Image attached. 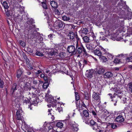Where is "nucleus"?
Instances as JSON below:
<instances>
[{
  "label": "nucleus",
  "mask_w": 132,
  "mask_h": 132,
  "mask_svg": "<svg viewBox=\"0 0 132 132\" xmlns=\"http://www.w3.org/2000/svg\"><path fill=\"white\" fill-rule=\"evenodd\" d=\"M82 62L83 63V66L82 67V68H83L84 66L85 65L87 64L88 62L87 61L85 60H84L82 61Z\"/></svg>",
  "instance_id": "49"
},
{
  "label": "nucleus",
  "mask_w": 132,
  "mask_h": 132,
  "mask_svg": "<svg viewBox=\"0 0 132 132\" xmlns=\"http://www.w3.org/2000/svg\"><path fill=\"white\" fill-rule=\"evenodd\" d=\"M45 75L43 74H42L40 75V77L42 78H44V77Z\"/></svg>",
  "instance_id": "62"
},
{
  "label": "nucleus",
  "mask_w": 132,
  "mask_h": 132,
  "mask_svg": "<svg viewBox=\"0 0 132 132\" xmlns=\"http://www.w3.org/2000/svg\"><path fill=\"white\" fill-rule=\"evenodd\" d=\"M36 54L37 55L39 56H42L43 55V54L41 52L38 51H37Z\"/></svg>",
  "instance_id": "40"
},
{
  "label": "nucleus",
  "mask_w": 132,
  "mask_h": 132,
  "mask_svg": "<svg viewBox=\"0 0 132 132\" xmlns=\"http://www.w3.org/2000/svg\"><path fill=\"white\" fill-rule=\"evenodd\" d=\"M76 48H75V46L73 45L69 46L67 48L68 51L69 53H71L72 55L76 54Z\"/></svg>",
  "instance_id": "6"
},
{
  "label": "nucleus",
  "mask_w": 132,
  "mask_h": 132,
  "mask_svg": "<svg viewBox=\"0 0 132 132\" xmlns=\"http://www.w3.org/2000/svg\"><path fill=\"white\" fill-rule=\"evenodd\" d=\"M128 55V54H120V55H118V56H119V57H120V56H121V57H122L123 56H124L125 55L126 56H127Z\"/></svg>",
  "instance_id": "55"
},
{
  "label": "nucleus",
  "mask_w": 132,
  "mask_h": 132,
  "mask_svg": "<svg viewBox=\"0 0 132 132\" xmlns=\"http://www.w3.org/2000/svg\"><path fill=\"white\" fill-rule=\"evenodd\" d=\"M63 22L59 20H56L54 24V28L57 31H59L61 29L63 28Z\"/></svg>",
  "instance_id": "3"
},
{
  "label": "nucleus",
  "mask_w": 132,
  "mask_h": 132,
  "mask_svg": "<svg viewBox=\"0 0 132 132\" xmlns=\"http://www.w3.org/2000/svg\"><path fill=\"white\" fill-rule=\"evenodd\" d=\"M75 94L76 101H78L79 100V96L77 92H75Z\"/></svg>",
  "instance_id": "32"
},
{
  "label": "nucleus",
  "mask_w": 132,
  "mask_h": 132,
  "mask_svg": "<svg viewBox=\"0 0 132 132\" xmlns=\"http://www.w3.org/2000/svg\"><path fill=\"white\" fill-rule=\"evenodd\" d=\"M70 117L69 115H68V116L67 117L66 119V121H68V120L70 119Z\"/></svg>",
  "instance_id": "61"
},
{
  "label": "nucleus",
  "mask_w": 132,
  "mask_h": 132,
  "mask_svg": "<svg viewBox=\"0 0 132 132\" xmlns=\"http://www.w3.org/2000/svg\"><path fill=\"white\" fill-rule=\"evenodd\" d=\"M132 59V56H130V57H127L126 60V61L129 62Z\"/></svg>",
  "instance_id": "50"
},
{
  "label": "nucleus",
  "mask_w": 132,
  "mask_h": 132,
  "mask_svg": "<svg viewBox=\"0 0 132 132\" xmlns=\"http://www.w3.org/2000/svg\"><path fill=\"white\" fill-rule=\"evenodd\" d=\"M101 49L104 51L105 52L106 50L104 49L101 46H99L98 49H96L94 51V53L95 55H97L99 57L101 55L102 53L100 51V50Z\"/></svg>",
  "instance_id": "9"
},
{
  "label": "nucleus",
  "mask_w": 132,
  "mask_h": 132,
  "mask_svg": "<svg viewBox=\"0 0 132 132\" xmlns=\"http://www.w3.org/2000/svg\"><path fill=\"white\" fill-rule=\"evenodd\" d=\"M113 61L116 63H119L121 62V60L117 58L116 59Z\"/></svg>",
  "instance_id": "35"
},
{
  "label": "nucleus",
  "mask_w": 132,
  "mask_h": 132,
  "mask_svg": "<svg viewBox=\"0 0 132 132\" xmlns=\"http://www.w3.org/2000/svg\"><path fill=\"white\" fill-rule=\"evenodd\" d=\"M19 17L20 18V19L19 20H18L19 21H20L22 20V17L21 16H19Z\"/></svg>",
  "instance_id": "64"
},
{
  "label": "nucleus",
  "mask_w": 132,
  "mask_h": 132,
  "mask_svg": "<svg viewBox=\"0 0 132 132\" xmlns=\"http://www.w3.org/2000/svg\"><path fill=\"white\" fill-rule=\"evenodd\" d=\"M127 99L126 98H123V101L124 103H125L126 102Z\"/></svg>",
  "instance_id": "58"
},
{
  "label": "nucleus",
  "mask_w": 132,
  "mask_h": 132,
  "mask_svg": "<svg viewBox=\"0 0 132 132\" xmlns=\"http://www.w3.org/2000/svg\"><path fill=\"white\" fill-rule=\"evenodd\" d=\"M48 111L49 113L48 114V115H49L50 114V115H51L52 114L51 112H52L53 111H52V110L51 109H48Z\"/></svg>",
  "instance_id": "56"
},
{
  "label": "nucleus",
  "mask_w": 132,
  "mask_h": 132,
  "mask_svg": "<svg viewBox=\"0 0 132 132\" xmlns=\"http://www.w3.org/2000/svg\"><path fill=\"white\" fill-rule=\"evenodd\" d=\"M52 36L53 35L50 34L48 35V37L50 38H51L52 37Z\"/></svg>",
  "instance_id": "63"
},
{
  "label": "nucleus",
  "mask_w": 132,
  "mask_h": 132,
  "mask_svg": "<svg viewBox=\"0 0 132 132\" xmlns=\"http://www.w3.org/2000/svg\"><path fill=\"white\" fill-rule=\"evenodd\" d=\"M99 126H98L97 124L96 123L93 126H92V127L94 130H97V131Z\"/></svg>",
  "instance_id": "28"
},
{
  "label": "nucleus",
  "mask_w": 132,
  "mask_h": 132,
  "mask_svg": "<svg viewBox=\"0 0 132 132\" xmlns=\"http://www.w3.org/2000/svg\"><path fill=\"white\" fill-rule=\"evenodd\" d=\"M66 54L63 52H61L59 54V57L62 58H64L65 57Z\"/></svg>",
  "instance_id": "31"
},
{
  "label": "nucleus",
  "mask_w": 132,
  "mask_h": 132,
  "mask_svg": "<svg viewBox=\"0 0 132 132\" xmlns=\"http://www.w3.org/2000/svg\"><path fill=\"white\" fill-rule=\"evenodd\" d=\"M92 97L94 100L95 101L98 102L100 101L101 100L100 97L98 93H97L94 92H93Z\"/></svg>",
  "instance_id": "10"
},
{
  "label": "nucleus",
  "mask_w": 132,
  "mask_h": 132,
  "mask_svg": "<svg viewBox=\"0 0 132 132\" xmlns=\"http://www.w3.org/2000/svg\"><path fill=\"white\" fill-rule=\"evenodd\" d=\"M83 114L84 116L85 117H88L89 114L88 112L86 110H84L83 111Z\"/></svg>",
  "instance_id": "33"
},
{
  "label": "nucleus",
  "mask_w": 132,
  "mask_h": 132,
  "mask_svg": "<svg viewBox=\"0 0 132 132\" xmlns=\"http://www.w3.org/2000/svg\"><path fill=\"white\" fill-rule=\"evenodd\" d=\"M94 71L93 70H90L86 71V77L88 78H91L93 76Z\"/></svg>",
  "instance_id": "12"
},
{
  "label": "nucleus",
  "mask_w": 132,
  "mask_h": 132,
  "mask_svg": "<svg viewBox=\"0 0 132 132\" xmlns=\"http://www.w3.org/2000/svg\"><path fill=\"white\" fill-rule=\"evenodd\" d=\"M50 53L51 55H56L57 53L55 51H51L50 52Z\"/></svg>",
  "instance_id": "51"
},
{
  "label": "nucleus",
  "mask_w": 132,
  "mask_h": 132,
  "mask_svg": "<svg viewBox=\"0 0 132 132\" xmlns=\"http://www.w3.org/2000/svg\"><path fill=\"white\" fill-rule=\"evenodd\" d=\"M56 126L59 128H61L63 127V125L62 122H59L57 123Z\"/></svg>",
  "instance_id": "29"
},
{
  "label": "nucleus",
  "mask_w": 132,
  "mask_h": 132,
  "mask_svg": "<svg viewBox=\"0 0 132 132\" xmlns=\"http://www.w3.org/2000/svg\"><path fill=\"white\" fill-rule=\"evenodd\" d=\"M50 4L51 6L54 8H56L58 7L57 3L55 1H51L50 2Z\"/></svg>",
  "instance_id": "21"
},
{
  "label": "nucleus",
  "mask_w": 132,
  "mask_h": 132,
  "mask_svg": "<svg viewBox=\"0 0 132 132\" xmlns=\"http://www.w3.org/2000/svg\"><path fill=\"white\" fill-rule=\"evenodd\" d=\"M75 37L76 39V41L77 43H76V47L77 48L78 47V43L80 41V38H78V37L77 35V32H76V36H75Z\"/></svg>",
  "instance_id": "25"
},
{
  "label": "nucleus",
  "mask_w": 132,
  "mask_h": 132,
  "mask_svg": "<svg viewBox=\"0 0 132 132\" xmlns=\"http://www.w3.org/2000/svg\"><path fill=\"white\" fill-rule=\"evenodd\" d=\"M28 68L30 69H32L33 68H32V67L31 65H28Z\"/></svg>",
  "instance_id": "60"
},
{
  "label": "nucleus",
  "mask_w": 132,
  "mask_h": 132,
  "mask_svg": "<svg viewBox=\"0 0 132 132\" xmlns=\"http://www.w3.org/2000/svg\"><path fill=\"white\" fill-rule=\"evenodd\" d=\"M99 58L103 62H105L107 61V59L106 57L102 55L99 57Z\"/></svg>",
  "instance_id": "22"
},
{
  "label": "nucleus",
  "mask_w": 132,
  "mask_h": 132,
  "mask_svg": "<svg viewBox=\"0 0 132 132\" xmlns=\"http://www.w3.org/2000/svg\"><path fill=\"white\" fill-rule=\"evenodd\" d=\"M112 73L110 72H108L105 73L104 75L105 78H109L112 76Z\"/></svg>",
  "instance_id": "17"
},
{
  "label": "nucleus",
  "mask_w": 132,
  "mask_h": 132,
  "mask_svg": "<svg viewBox=\"0 0 132 132\" xmlns=\"http://www.w3.org/2000/svg\"><path fill=\"white\" fill-rule=\"evenodd\" d=\"M86 46L87 48L89 50H93L95 48L92 43L86 44Z\"/></svg>",
  "instance_id": "18"
},
{
  "label": "nucleus",
  "mask_w": 132,
  "mask_h": 132,
  "mask_svg": "<svg viewBox=\"0 0 132 132\" xmlns=\"http://www.w3.org/2000/svg\"><path fill=\"white\" fill-rule=\"evenodd\" d=\"M102 124H101L98 127V129L97 131L99 132H105L106 131V127H104Z\"/></svg>",
  "instance_id": "16"
},
{
  "label": "nucleus",
  "mask_w": 132,
  "mask_h": 132,
  "mask_svg": "<svg viewBox=\"0 0 132 132\" xmlns=\"http://www.w3.org/2000/svg\"><path fill=\"white\" fill-rule=\"evenodd\" d=\"M96 123L93 120H91L90 121V125L92 126Z\"/></svg>",
  "instance_id": "44"
},
{
  "label": "nucleus",
  "mask_w": 132,
  "mask_h": 132,
  "mask_svg": "<svg viewBox=\"0 0 132 132\" xmlns=\"http://www.w3.org/2000/svg\"><path fill=\"white\" fill-rule=\"evenodd\" d=\"M92 114L94 115V117H95L96 116V114L95 112L94 111H93L92 112Z\"/></svg>",
  "instance_id": "57"
},
{
  "label": "nucleus",
  "mask_w": 132,
  "mask_h": 132,
  "mask_svg": "<svg viewBox=\"0 0 132 132\" xmlns=\"http://www.w3.org/2000/svg\"><path fill=\"white\" fill-rule=\"evenodd\" d=\"M34 32V34H35L36 36V39L35 40V42L36 43H41L43 40V38L39 33L36 31H35Z\"/></svg>",
  "instance_id": "7"
},
{
  "label": "nucleus",
  "mask_w": 132,
  "mask_h": 132,
  "mask_svg": "<svg viewBox=\"0 0 132 132\" xmlns=\"http://www.w3.org/2000/svg\"><path fill=\"white\" fill-rule=\"evenodd\" d=\"M7 19H9L10 20L12 19V17L11 15L7 16Z\"/></svg>",
  "instance_id": "54"
},
{
  "label": "nucleus",
  "mask_w": 132,
  "mask_h": 132,
  "mask_svg": "<svg viewBox=\"0 0 132 132\" xmlns=\"http://www.w3.org/2000/svg\"><path fill=\"white\" fill-rule=\"evenodd\" d=\"M76 35V33H74L70 31L68 34V37L71 40L74 41L75 40L74 38L75 37Z\"/></svg>",
  "instance_id": "13"
},
{
  "label": "nucleus",
  "mask_w": 132,
  "mask_h": 132,
  "mask_svg": "<svg viewBox=\"0 0 132 132\" xmlns=\"http://www.w3.org/2000/svg\"><path fill=\"white\" fill-rule=\"evenodd\" d=\"M104 70H105L103 67L99 66L97 68L96 71L97 73L102 75L104 73Z\"/></svg>",
  "instance_id": "11"
},
{
  "label": "nucleus",
  "mask_w": 132,
  "mask_h": 132,
  "mask_svg": "<svg viewBox=\"0 0 132 132\" xmlns=\"http://www.w3.org/2000/svg\"><path fill=\"white\" fill-rule=\"evenodd\" d=\"M13 108L15 110H17L16 113V119L17 120H23V118L22 114V111L21 108L19 107V105H13Z\"/></svg>",
  "instance_id": "1"
},
{
  "label": "nucleus",
  "mask_w": 132,
  "mask_h": 132,
  "mask_svg": "<svg viewBox=\"0 0 132 132\" xmlns=\"http://www.w3.org/2000/svg\"><path fill=\"white\" fill-rule=\"evenodd\" d=\"M111 127L113 129H115L117 127V125L114 123H111Z\"/></svg>",
  "instance_id": "43"
},
{
  "label": "nucleus",
  "mask_w": 132,
  "mask_h": 132,
  "mask_svg": "<svg viewBox=\"0 0 132 132\" xmlns=\"http://www.w3.org/2000/svg\"><path fill=\"white\" fill-rule=\"evenodd\" d=\"M128 90L129 93H132V82H130L128 84Z\"/></svg>",
  "instance_id": "19"
},
{
  "label": "nucleus",
  "mask_w": 132,
  "mask_h": 132,
  "mask_svg": "<svg viewBox=\"0 0 132 132\" xmlns=\"http://www.w3.org/2000/svg\"><path fill=\"white\" fill-rule=\"evenodd\" d=\"M45 2L46 0L45 1L44 0L43 1H42L40 2H41L42 3L43 8L44 9H47V7Z\"/></svg>",
  "instance_id": "24"
},
{
  "label": "nucleus",
  "mask_w": 132,
  "mask_h": 132,
  "mask_svg": "<svg viewBox=\"0 0 132 132\" xmlns=\"http://www.w3.org/2000/svg\"><path fill=\"white\" fill-rule=\"evenodd\" d=\"M76 53L80 54L83 52L84 54H85L86 55H87V52L84 47L82 46L79 47L78 45L77 47V48L76 47Z\"/></svg>",
  "instance_id": "5"
},
{
  "label": "nucleus",
  "mask_w": 132,
  "mask_h": 132,
  "mask_svg": "<svg viewBox=\"0 0 132 132\" xmlns=\"http://www.w3.org/2000/svg\"><path fill=\"white\" fill-rule=\"evenodd\" d=\"M63 20L64 21H68L70 20V19L67 17L65 16H63L62 17Z\"/></svg>",
  "instance_id": "37"
},
{
  "label": "nucleus",
  "mask_w": 132,
  "mask_h": 132,
  "mask_svg": "<svg viewBox=\"0 0 132 132\" xmlns=\"http://www.w3.org/2000/svg\"><path fill=\"white\" fill-rule=\"evenodd\" d=\"M42 73V72L40 70H38L36 72V74L37 75L39 74Z\"/></svg>",
  "instance_id": "52"
},
{
  "label": "nucleus",
  "mask_w": 132,
  "mask_h": 132,
  "mask_svg": "<svg viewBox=\"0 0 132 132\" xmlns=\"http://www.w3.org/2000/svg\"><path fill=\"white\" fill-rule=\"evenodd\" d=\"M83 39L84 42L86 43L89 42L90 40L88 37L87 36H84L83 38Z\"/></svg>",
  "instance_id": "26"
},
{
  "label": "nucleus",
  "mask_w": 132,
  "mask_h": 132,
  "mask_svg": "<svg viewBox=\"0 0 132 132\" xmlns=\"http://www.w3.org/2000/svg\"><path fill=\"white\" fill-rule=\"evenodd\" d=\"M108 56H109V58L110 59V60H111V59H113V55H112L111 54H109V55H108Z\"/></svg>",
  "instance_id": "53"
},
{
  "label": "nucleus",
  "mask_w": 132,
  "mask_h": 132,
  "mask_svg": "<svg viewBox=\"0 0 132 132\" xmlns=\"http://www.w3.org/2000/svg\"><path fill=\"white\" fill-rule=\"evenodd\" d=\"M26 73L27 75H29L31 74V73L29 71H27L26 72Z\"/></svg>",
  "instance_id": "59"
},
{
  "label": "nucleus",
  "mask_w": 132,
  "mask_h": 132,
  "mask_svg": "<svg viewBox=\"0 0 132 132\" xmlns=\"http://www.w3.org/2000/svg\"><path fill=\"white\" fill-rule=\"evenodd\" d=\"M81 31L83 34H87L88 32V30L87 29L83 28L81 30Z\"/></svg>",
  "instance_id": "27"
},
{
  "label": "nucleus",
  "mask_w": 132,
  "mask_h": 132,
  "mask_svg": "<svg viewBox=\"0 0 132 132\" xmlns=\"http://www.w3.org/2000/svg\"><path fill=\"white\" fill-rule=\"evenodd\" d=\"M35 26L32 25V24H31V26H30L29 28V29L30 30H35Z\"/></svg>",
  "instance_id": "47"
},
{
  "label": "nucleus",
  "mask_w": 132,
  "mask_h": 132,
  "mask_svg": "<svg viewBox=\"0 0 132 132\" xmlns=\"http://www.w3.org/2000/svg\"><path fill=\"white\" fill-rule=\"evenodd\" d=\"M17 85L16 83L13 84L11 86V92L13 93L14 92L17 90L16 88Z\"/></svg>",
  "instance_id": "20"
},
{
  "label": "nucleus",
  "mask_w": 132,
  "mask_h": 132,
  "mask_svg": "<svg viewBox=\"0 0 132 132\" xmlns=\"http://www.w3.org/2000/svg\"><path fill=\"white\" fill-rule=\"evenodd\" d=\"M122 93H117V92L113 94V96L112 94L110 93L108 94L112 99V101H113L116 102H117L118 100V98H119L120 99L122 98Z\"/></svg>",
  "instance_id": "2"
},
{
  "label": "nucleus",
  "mask_w": 132,
  "mask_h": 132,
  "mask_svg": "<svg viewBox=\"0 0 132 132\" xmlns=\"http://www.w3.org/2000/svg\"><path fill=\"white\" fill-rule=\"evenodd\" d=\"M54 12L55 14H56L59 15L60 14V12L59 10L57 9H56V8H55Z\"/></svg>",
  "instance_id": "45"
},
{
  "label": "nucleus",
  "mask_w": 132,
  "mask_h": 132,
  "mask_svg": "<svg viewBox=\"0 0 132 132\" xmlns=\"http://www.w3.org/2000/svg\"><path fill=\"white\" fill-rule=\"evenodd\" d=\"M22 73V71L20 69L18 70L17 71V74L16 77L18 78H19L21 76V75Z\"/></svg>",
  "instance_id": "23"
},
{
  "label": "nucleus",
  "mask_w": 132,
  "mask_h": 132,
  "mask_svg": "<svg viewBox=\"0 0 132 132\" xmlns=\"http://www.w3.org/2000/svg\"><path fill=\"white\" fill-rule=\"evenodd\" d=\"M6 14L7 16H9L12 15L11 11L10 10H7L6 12Z\"/></svg>",
  "instance_id": "46"
},
{
  "label": "nucleus",
  "mask_w": 132,
  "mask_h": 132,
  "mask_svg": "<svg viewBox=\"0 0 132 132\" xmlns=\"http://www.w3.org/2000/svg\"><path fill=\"white\" fill-rule=\"evenodd\" d=\"M69 124L71 125L72 127V130L75 132L77 131L78 129V125L75 122L70 121Z\"/></svg>",
  "instance_id": "8"
},
{
  "label": "nucleus",
  "mask_w": 132,
  "mask_h": 132,
  "mask_svg": "<svg viewBox=\"0 0 132 132\" xmlns=\"http://www.w3.org/2000/svg\"><path fill=\"white\" fill-rule=\"evenodd\" d=\"M19 44L22 46L24 47L25 46V43L22 41L20 40L19 42Z\"/></svg>",
  "instance_id": "39"
},
{
  "label": "nucleus",
  "mask_w": 132,
  "mask_h": 132,
  "mask_svg": "<svg viewBox=\"0 0 132 132\" xmlns=\"http://www.w3.org/2000/svg\"><path fill=\"white\" fill-rule=\"evenodd\" d=\"M125 115V113L124 112L122 111L120 115L118 116L116 119V122L121 123L123 122L124 121V119L123 117Z\"/></svg>",
  "instance_id": "4"
},
{
  "label": "nucleus",
  "mask_w": 132,
  "mask_h": 132,
  "mask_svg": "<svg viewBox=\"0 0 132 132\" xmlns=\"http://www.w3.org/2000/svg\"><path fill=\"white\" fill-rule=\"evenodd\" d=\"M23 102L26 103H29V102L28 99L27 98L25 99V98H23Z\"/></svg>",
  "instance_id": "48"
},
{
  "label": "nucleus",
  "mask_w": 132,
  "mask_h": 132,
  "mask_svg": "<svg viewBox=\"0 0 132 132\" xmlns=\"http://www.w3.org/2000/svg\"><path fill=\"white\" fill-rule=\"evenodd\" d=\"M2 5L4 7V8L5 9H7L9 8V6L8 5L6 1L3 2L2 3Z\"/></svg>",
  "instance_id": "30"
},
{
  "label": "nucleus",
  "mask_w": 132,
  "mask_h": 132,
  "mask_svg": "<svg viewBox=\"0 0 132 132\" xmlns=\"http://www.w3.org/2000/svg\"><path fill=\"white\" fill-rule=\"evenodd\" d=\"M30 84L29 83L26 82L24 84L22 89L26 91L30 90Z\"/></svg>",
  "instance_id": "15"
},
{
  "label": "nucleus",
  "mask_w": 132,
  "mask_h": 132,
  "mask_svg": "<svg viewBox=\"0 0 132 132\" xmlns=\"http://www.w3.org/2000/svg\"><path fill=\"white\" fill-rule=\"evenodd\" d=\"M90 98V95L87 93L85 94V98L87 100H88Z\"/></svg>",
  "instance_id": "42"
},
{
  "label": "nucleus",
  "mask_w": 132,
  "mask_h": 132,
  "mask_svg": "<svg viewBox=\"0 0 132 132\" xmlns=\"http://www.w3.org/2000/svg\"><path fill=\"white\" fill-rule=\"evenodd\" d=\"M48 86V83L47 82H45L44 83L43 85V88L44 89L47 88Z\"/></svg>",
  "instance_id": "36"
},
{
  "label": "nucleus",
  "mask_w": 132,
  "mask_h": 132,
  "mask_svg": "<svg viewBox=\"0 0 132 132\" xmlns=\"http://www.w3.org/2000/svg\"><path fill=\"white\" fill-rule=\"evenodd\" d=\"M4 86V82L3 80H1L0 78V88H3Z\"/></svg>",
  "instance_id": "38"
},
{
  "label": "nucleus",
  "mask_w": 132,
  "mask_h": 132,
  "mask_svg": "<svg viewBox=\"0 0 132 132\" xmlns=\"http://www.w3.org/2000/svg\"><path fill=\"white\" fill-rule=\"evenodd\" d=\"M96 38V37L95 36H94L93 37V38L94 39V40L92 41L93 43H92V44L94 46V47H95V48L97 46H98L97 47V48H98V47H99V45H100V43L98 40H95V38Z\"/></svg>",
  "instance_id": "14"
},
{
  "label": "nucleus",
  "mask_w": 132,
  "mask_h": 132,
  "mask_svg": "<svg viewBox=\"0 0 132 132\" xmlns=\"http://www.w3.org/2000/svg\"><path fill=\"white\" fill-rule=\"evenodd\" d=\"M28 95L29 98L30 99H31V98L34 97L35 96V94H34V93H29Z\"/></svg>",
  "instance_id": "34"
},
{
  "label": "nucleus",
  "mask_w": 132,
  "mask_h": 132,
  "mask_svg": "<svg viewBox=\"0 0 132 132\" xmlns=\"http://www.w3.org/2000/svg\"><path fill=\"white\" fill-rule=\"evenodd\" d=\"M33 101L34 103L37 104L39 102V100L38 98H35V99H33Z\"/></svg>",
  "instance_id": "41"
}]
</instances>
